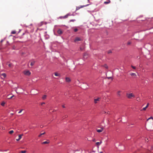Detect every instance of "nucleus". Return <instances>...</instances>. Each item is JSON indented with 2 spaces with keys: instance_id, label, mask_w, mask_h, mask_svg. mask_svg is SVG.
I'll return each instance as SVG.
<instances>
[{
  "instance_id": "864d4df0",
  "label": "nucleus",
  "mask_w": 153,
  "mask_h": 153,
  "mask_svg": "<svg viewBox=\"0 0 153 153\" xmlns=\"http://www.w3.org/2000/svg\"><path fill=\"white\" fill-rule=\"evenodd\" d=\"M120 0V1H121V0Z\"/></svg>"
},
{
  "instance_id": "f8f14e48",
  "label": "nucleus",
  "mask_w": 153,
  "mask_h": 153,
  "mask_svg": "<svg viewBox=\"0 0 153 153\" xmlns=\"http://www.w3.org/2000/svg\"><path fill=\"white\" fill-rule=\"evenodd\" d=\"M130 75L131 76H134V77H135L137 76L136 74L134 73H131L130 74Z\"/></svg>"
},
{
  "instance_id": "1a4fd4ad",
  "label": "nucleus",
  "mask_w": 153,
  "mask_h": 153,
  "mask_svg": "<svg viewBox=\"0 0 153 153\" xmlns=\"http://www.w3.org/2000/svg\"><path fill=\"white\" fill-rule=\"evenodd\" d=\"M122 92L121 91H118L117 92V96L118 97H120L121 95V93Z\"/></svg>"
},
{
  "instance_id": "c85d7f7f",
  "label": "nucleus",
  "mask_w": 153,
  "mask_h": 153,
  "mask_svg": "<svg viewBox=\"0 0 153 153\" xmlns=\"http://www.w3.org/2000/svg\"><path fill=\"white\" fill-rule=\"evenodd\" d=\"M8 65L9 67H11L12 66V64L11 63H10L8 64Z\"/></svg>"
},
{
  "instance_id": "a18cd8bd",
  "label": "nucleus",
  "mask_w": 153,
  "mask_h": 153,
  "mask_svg": "<svg viewBox=\"0 0 153 153\" xmlns=\"http://www.w3.org/2000/svg\"><path fill=\"white\" fill-rule=\"evenodd\" d=\"M15 91H16V92L17 93V92L16 89V90H15Z\"/></svg>"
},
{
  "instance_id": "cd10ccee",
  "label": "nucleus",
  "mask_w": 153,
  "mask_h": 153,
  "mask_svg": "<svg viewBox=\"0 0 153 153\" xmlns=\"http://www.w3.org/2000/svg\"><path fill=\"white\" fill-rule=\"evenodd\" d=\"M76 21L75 19H71L70 20V22H74Z\"/></svg>"
},
{
  "instance_id": "423d86ee",
  "label": "nucleus",
  "mask_w": 153,
  "mask_h": 153,
  "mask_svg": "<svg viewBox=\"0 0 153 153\" xmlns=\"http://www.w3.org/2000/svg\"><path fill=\"white\" fill-rule=\"evenodd\" d=\"M23 135V134H20L19 135V138L16 139V140L17 141H19L22 138V136Z\"/></svg>"
},
{
  "instance_id": "c03bdc74",
  "label": "nucleus",
  "mask_w": 153,
  "mask_h": 153,
  "mask_svg": "<svg viewBox=\"0 0 153 153\" xmlns=\"http://www.w3.org/2000/svg\"><path fill=\"white\" fill-rule=\"evenodd\" d=\"M100 153H103L102 152H100Z\"/></svg>"
},
{
  "instance_id": "dca6fc26",
  "label": "nucleus",
  "mask_w": 153,
  "mask_h": 153,
  "mask_svg": "<svg viewBox=\"0 0 153 153\" xmlns=\"http://www.w3.org/2000/svg\"><path fill=\"white\" fill-rule=\"evenodd\" d=\"M102 143V141H100V142H97L96 143V144L98 146L100 145Z\"/></svg>"
},
{
  "instance_id": "ea45409f",
  "label": "nucleus",
  "mask_w": 153,
  "mask_h": 153,
  "mask_svg": "<svg viewBox=\"0 0 153 153\" xmlns=\"http://www.w3.org/2000/svg\"><path fill=\"white\" fill-rule=\"evenodd\" d=\"M62 107H63V108H65V105H62Z\"/></svg>"
},
{
  "instance_id": "09e8293b",
  "label": "nucleus",
  "mask_w": 153,
  "mask_h": 153,
  "mask_svg": "<svg viewBox=\"0 0 153 153\" xmlns=\"http://www.w3.org/2000/svg\"><path fill=\"white\" fill-rule=\"evenodd\" d=\"M148 140V139H147V140H146H146Z\"/></svg>"
},
{
  "instance_id": "aec40b11",
  "label": "nucleus",
  "mask_w": 153,
  "mask_h": 153,
  "mask_svg": "<svg viewBox=\"0 0 153 153\" xmlns=\"http://www.w3.org/2000/svg\"><path fill=\"white\" fill-rule=\"evenodd\" d=\"M45 134V132H44V133H41V134H39V135L38 137H41V136L42 135H44V134Z\"/></svg>"
},
{
  "instance_id": "7ed1b4c3",
  "label": "nucleus",
  "mask_w": 153,
  "mask_h": 153,
  "mask_svg": "<svg viewBox=\"0 0 153 153\" xmlns=\"http://www.w3.org/2000/svg\"><path fill=\"white\" fill-rule=\"evenodd\" d=\"M100 98L98 97L97 99H94V102L95 103H97L98 102V101H100Z\"/></svg>"
},
{
  "instance_id": "2eb2a0df",
  "label": "nucleus",
  "mask_w": 153,
  "mask_h": 153,
  "mask_svg": "<svg viewBox=\"0 0 153 153\" xmlns=\"http://www.w3.org/2000/svg\"><path fill=\"white\" fill-rule=\"evenodd\" d=\"M111 1L110 0H108L107 1H105L104 3L105 4H108L110 3Z\"/></svg>"
},
{
  "instance_id": "4c0bfd02",
  "label": "nucleus",
  "mask_w": 153,
  "mask_h": 153,
  "mask_svg": "<svg viewBox=\"0 0 153 153\" xmlns=\"http://www.w3.org/2000/svg\"><path fill=\"white\" fill-rule=\"evenodd\" d=\"M107 78H108V79H112V78L111 77H107Z\"/></svg>"
},
{
  "instance_id": "e433bc0d",
  "label": "nucleus",
  "mask_w": 153,
  "mask_h": 153,
  "mask_svg": "<svg viewBox=\"0 0 153 153\" xmlns=\"http://www.w3.org/2000/svg\"><path fill=\"white\" fill-rule=\"evenodd\" d=\"M111 53V51H109L108 52V53Z\"/></svg>"
},
{
  "instance_id": "a19ab883",
  "label": "nucleus",
  "mask_w": 153,
  "mask_h": 153,
  "mask_svg": "<svg viewBox=\"0 0 153 153\" xmlns=\"http://www.w3.org/2000/svg\"><path fill=\"white\" fill-rule=\"evenodd\" d=\"M71 16H74V14H73V13L71 14Z\"/></svg>"
},
{
  "instance_id": "a878e982",
  "label": "nucleus",
  "mask_w": 153,
  "mask_h": 153,
  "mask_svg": "<svg viewBox=\"0 0 153 153\" xmlns=\"http://www.w3.org/2000/svg\"><path fill=\"white\" fill-rule=\"evenodd\" d=\"M26 151L25 150L22 151H21L20 152V153H26Z\"/></svg>"
},
{
  "instance_id": "c756f323",
  "label": "nucleus",
  "mask_w": 153,
  "mask_h": 153,
  "mask_svg": "<svg viewBox=\"0 0 153 153\" xmlns=\"http://www.w3.org/2000/svg\"><path fill=\"white\" fill-rule=\"evenodd\" d=\"M14 95H13V96H10V97H8V99H11V98H12L13 97H14Z\"/></svg>"
},
{
  "instance_id": "72a5a7b5",
  "label": "nucleus",
  "mask_w": 153,
  "mask_h": 153,
  "mask_svg": "<svg viewBox=\"0 0 153 153\" xmlns=\"http://www.w3.org/2000/svg\"><path fill=\"white\" fill-rule=\"evenodd\" d=\"M131 43V42H128L127 43V45H130Z\"/></svg>"
},
{
  "instance_id": "b1692460",
  "label": "nucleus",
  "mask_w": 153,
  "mask_h": 153,
  "mask_svg": "<svg viewBox=\"0 0 153 153\" xmlns=\"http://www.w3.org/2000/svg\"><path fill=\"white\" fill-rule=\"evenodd\" d=\"M68 16L67 14L65 15V16H63V17H62V18H67V17H68Z\"/></svg>"
},
{
  "instance_id": "f03ea898",
  "label": "nucleus",
  "mask_w": 153,
  "mask_h": 153,
  "mask_svg": "<svg viewBox=\"0 0 153 153\" xmlns=\"http://www.w3.org/2000/svg\"><path fill=\"white\" fill-rule=\"evenodd\" d=\"M24 73L25 75H27V76L30 75L31 74L30 72L29 71H24Z\"/></svg>"
},
{
  "instance_id": "6e6552de",
  "label": "nucleus",
  "mask_w": 153,
  "mask_h": 153,
  "mask_svg": "<svg viewBox=\"0 0 153 153\" xmlns=\"http://www.w3.org/2000/svg\"><path fill=\"white\" fill-rule=\"evenodd\" d=\"M66 81L67 82H69L71 81V79L68 77H66L65 78Z\"/></svg>"
},
{
  "instance_id": "4468645a",
  "label": "nucleus",
  "mask_w": 153,
  "mask_h": 153,
  "mask_svg": "<svg viewBox=\"0 0 153 153\" xmlns=\"http://www.w3.org/2000/svg\"><path fill=\"white\" fill-rule=\"evenodd\" d=\"M84 7V6H80V7H76V11L79 10L80 8L83 7Z\"/></svg>"
},
{
  "instance_id": "c9c22d12",
  "label": "nucleus",
  "mask_w": 153,
  "mask_h": 153,
  "mask_svg": "<svg viewBox=\"0 0 153 153\" xmlns=\"http://www.w3.org/2000/svg\"><path fill=\"white\" fill-rule=\"evenodd\" d=\"M22 110H22V109L21 110L19 111V113H21L22 112Z\"/></svg>"
},
{
  "instance_id": "5701e85b",
  "label": "nucleus",
  "mask_w": 153,
  "mask_h": 153,
  "mask_svg": "<svg viewBox=\"0 0 153 153\" xmlns=\"http://www.w3.org/2000/svg\"><path fill=\"white\" fill-rule=\"evenodd\" d=\"M103 66L106 68V69H108V66L106 64H105Z\"/></svg>"
},
{
  "instance_id": "bb28decb",
  "label": "nucleus",
  "mask_w": 153,
  "mask_h": 153,
  "mask_svg": "<svg viewBox=\"0 0 153 153\" xmlns=\"http://www.w3.org/2000/svg\"><path fill=\"white\" fill-rule=\"evenodd\" d=\"M5 103L4 102H2L1 103V105L2 106H4L5 105Z\"/></svg>"
},
{
  "instance_id": "49530a36",
  "label": "nucleus",
  "mask_w": 153,
  "mask_h": 153,
  "mask_svg": "<svg viewBox=\"0 0 153 153\" xmlns=\"http://www.w3.org/2000/svg\"><path fill=\"white\" fill-rule=\"evenodd\" d=\"M13 49H15V48L14 47H13Z\"/></svg>"
},
{
  "instance_id": "393cba45",
  "label": "nucleus",
  "mask_w": 153,
  "mask_h": 153,
  "mask_svg": "<svg viewBox=\"0 0 153 153\" xmlns=\"http://www.w3.org/2000/svg\"><path fill=\"white\" fill-rule=\"evenodd\" d=\"M147 108H146V107H145L143 108L141 110H140L141 111H142L143 110H144V111H145V110H146Z\"/></svg>"
},
{
  "instance_id": "37998d69",
  "label": "nucleus",
  "mask_w": 153,
  "mask_h": 153,
  "mask_svg": "<svg viewBox=\"0 0 153 153\" xmlns=\"http://www.w3.org/2000/svg\"><path fill=\"white\" fill-rule=\"evenodd\" d=\"M137 58L139 59L140 58V57L139 56H137Z\"/></svg>"
},
{
  "instance_id": "20e7f679",
  "label": "nucleus",
  "mask_w": 153,
  "mask_h": 153,
  "mask_svg": "<svg viewBox=\"0 0 153 153\" xmlns=\"http://www.w3.org/2000/svg\"><path fill=\"white\" fill-rule=\"evenodd\" d=\"M88 56V55L87 53H85L83 55V59H87Z\"/></svg>"
},
{
  "instance_id": "ddd939ff",
  "label": "nucleus",
  "mask_w": 153,
  "mask_h": 153,
  "mask_svg": "<svg viewBox=\"0 0 153 153\" xmlns=\"http://www.w3.org/2000/svg\"><path fill=\"white\" fill-rule=\"evenodd\" d=\"M49 141L48 140H47V141H45V142H43L42 143V144H48V143H49Z\"/></svg>"
},
{
  "instance_id": "f704fd0d",
  "label": "nucleus",
  "mask_w": 153,
  "mask_h": 153,
  "mask_svg": "<svg viewBox=\"0 0 153 153\" xmlns=\"http://www.w3.org/2000/svg\"><path fill=\"white\" fill-rule=\"evenodd\" d=\"M149 105V103H148L146 107L147 108L148 107Z\"/></svg>"
},
{
  "instance_id": "39448f33",
  "label": "nucleus",
  "mask_w": 153,
  "mask_h": 153,
  "mask_svg": "<svg viewBox=\"0 0 153 153\" xmlns=\"http://www.w3.org/2000/svg\"><path fill=\"white\" fill-rule=\"evenodd\" d=\"M103 130V128L102 127L100 129H97L96 131H97L99 133H100L102 132Z\"/></svg>"
},
{
  "instance_id": "58836bf2",
  "label": "nucleus",
  "mask_w": 153,
  "mask_h": 153,
  "mask_svg": "<svg viewBox=\"0 0 153 153\" xmlns=\"http://www.w3.org/2000/svg\"><path fill=\"white\" fill-rule=\"evenodd\" d=\"M44 104H45V103L44 102H43L41 103V105H42Z\"/></svg>"
},
{
  "instance_id": "7c9ffc66",
  "label": "nucleus",
  "mask_w": 153,
  "mask_h": 153,
  "mask_svg": "<svg viewBox=\"0 0 153 153\" xmlns=\"http://www.w3.org/2000/svg\"><path fill=\"white\" fill-rule=\"evenodd\" d=\"M67 15L68 16H71V13H68L67 14Z\"/></svg>"
},
{
  "instance_id": "de8ad7c7",
  "label": "nucleus",
  "mask_w": 153,
  "mask_h": 153,
  "mask_svg": "<svg viewBox=\"0 0 153 153\" xmlns=\"http://www.w3.org/2000/svg\"><path fill=\"white\" fill-rule=\"evenodd\" d=\"M7 97H9V95H8L7 96Z\"/></svg>"
},
{
  "instance_id": "8fccbe9b",
  "label": "nucleus",
  "mask_w": 153,
  "mask_h": 153,
  "mask_svg": "<svg viewBox=\"0 0 153 153\" xmlns=\"http://www.w3.org/2000/svg\"><path fill=\"white\" fill-rule=\"evenodd\" d=\"M148 140V139H147V140H146H146Z\"/></svg>"
},
{
  "instance_id": "603ef678",
  "label": "nucleus",
  "mask_w": 153,
  "mask_h": 153,
  "mask_svg": "<svg viewBox=\"0 0 153 153\" xmlns=\"http://www.w3.org/2000/svg\"><path fill=\"white\" fill-rule=\"evenodd\" d=\"M152 75H153V74H152Z\"/></svg>"
},
{
  "instance_id": "f3484780",
  "label": "nucleus",
  "mask_w": 153,
  "mask_h": 153,
  "mask_svg": "<svg viewBox=\"0 0 153 153\" xmlns=\"http://www.w3.org/2000/svg\"><path fill=\"white\" fill-rule=\"evenodd\" d=\"M46 97H47V96L46 95H44L42 97V99H43V100H45V99H46Z\"/></svg>"
},
{
  "instance_id": "3c124183",
  "label": "nucleus",
  "mask_w": 153,
  "mask_h": 153,
  "mask_svg": "<svg viewBox=\"0 0 153 153\" xmlns=\"http://www.w3.org/2000/svg\"><path fill=\"white\" fill-rule=\"evenodd\" d=\"M148 140V139H147V140H146H146Z\"/></svg>"
},
{
  "instance_id": "6ab92c4d",
  "label": "nucleus",
  "mask_w": 153,
  "mask_h": 153,
  "mask_svg": "<svg viewBox=\"0 0 153 153\" xmlns=\"http://www.w3.org/2000/svg\"><path fill=\"white\" fill-rule=\"evenodd\" d=\"M2 76H3L4 78L6 76V74L4 73L2 74L1 75Z\"/></svg>"
},
{
  "instance_id": "a211bd4d",
  "label": "nucleus",
  "mask_w": 153,
  "mask_h": 153,
  "mask_svg": "<svg viewBox=\"0 0 153 153\" xmlns=\"http://www.w3.org/2000/svg\"><path fill=\"white\" fill-rule=\"evenodd\" d=\"M54 75L56 76H59V74H58V73L56 72L54 73Z\"/></svg>"
},
{
  "instance_id": "412c9836",
  "label": "nucleus",
  "mask_w": 153,
  "mask_h": 153,
  "mask_svg": "<svg viewBox=\"0 0 153 153\" xmlns=\"http://www.w3.org/2000/svg\"><path fill=\"white\" fill-rule=\"evenodd\" d=\"M14 132V131L13 130H11L9 131V133L10 134H13Z\"/></svg>"
},
{
  "instance_id": "0eeeda50",
  "label": "nucleus",
  "mask_w": 153,
  "mask_h": 153,
  "mask_svg": "<svg viewBox=\"0 0 153 153\" xmlns=\"http://www.w3.org/2000/svg\"><path fill=\"white\" fill-rule=\"evenodd\" d=\"M35 63V61L34 60H32L30 62V65L31 66H33L34 65Z\"/></svg>"
},
{
  "instance_id": "473e14b6",
  "label": "nucleus",
  "mask_w": 153,
  "mask_h": 153,
  "mask_svg": "<svg viewBox=\"0 0 153 153\" xmlns=\"http://www.w3.org/2000/svg\"><path fill=\"white\" fill-rule=\"evenodd\" d=\"M131 67L134 69H135L136 68L135 67L131 65Z\"/></svg>"
},
{
  "instance_id": "79ce46f5",
  "label": "nucleus",
  "mask_w": 153,
  "mask_h": 153,
  "mask_svg": "<svg viewBox=\"0 0 153 153\" xmlns=\"http://www.w3.org/2000/svg\"><path fill=\"white\" fill-rule=\"evenodd\" d=\"M40 127L41 128H42L43 127V125H41L40 126Z\"/></svg>"
},
{
  "instance_id": "f257e3e1",
  "label": "nucleus",
  "mask_w": 153,
  "mask_h": 153,
  "mask_svg": "<svg viewBox=\"0 0 153 153\" xmlns=\"http://www.w3.org/2000/svg\"><path fill=\"white\" fill-rule=\"evenodd\" d=\"M126 96L129 99H131L132 97H134V95L132 93L131 94H127Z\"/></svg>"
},
{
  "instance_id": "9b49d317",
  "label": "nucleus",
  "mask_w": 153,
  "mask_h": 153,
  "mask_svg": "<svg viewBox=\"0 0 153 153\" xmlns=\"http://www.w3.org/2000/svg\"><path fill=\"white\" fill-rule=\"evenodd\" d=\"M81 40V39L79 38L76 37L74 41L75 42L79 41Z\"/></svg>"
},
{
  "instance_id": "4be33fe9",
  "label": "nucleus",
  "mask_w": 153,
  "mask_h": 153,
  "mask_svg": "<svg viewBox=\"0 0 153 153\" xmlns=\"http://www.w3.org/2000/svg\"><path fill=\"white\" fill-rule=\"evenodd\" d=\"M16 33V32L15 31H12L11 32V33L12 34H15Z\"/></svg>"
},
{
  "instance_id": "2f4dec72",
  "label": "nucleus",
  "mask_w": 153,
  "mask_h": 153,
  "mask_svg": "<svg viewBox=\"0 0 153 153\" xmlns=\"http://www.w3.org/2000/svg\"><path fill=\"white\" fill-rule=\"evenodd\" d=\"M78 30L77 28H75L74 30V32H76L78 31Z\"/></svg>"
},
{
  "instance_id": "9d476101",
  "label": "nucleus",
  "mask_w": 153,
  "mask_h": 153,
  "mask_svg": "<svg viewBox=\"0 0 153 153\" xmlns=\"http://www.w3.org/2000/svg\"><path fill=\"white\" fill-rule=\"evenodd\" d=\"M57 33L59 34H61L62 33V32L61 29H59L57 31Z\"/></svg>"
}]
</instances>
